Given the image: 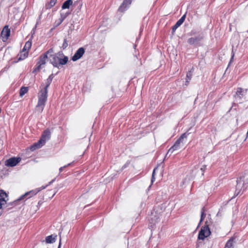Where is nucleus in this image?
Returning a JSON list of instances; mask_svg holds the SVG:
<instances>
[{"label": "nucleus", "instance_id": "f257e3e1", "mask_svg": "<svg viewBox=\"0 0 248 248\" xmlns=\"http://www.w3.org/2000/svg\"><path fill=\"white\" fill-rule=\"evenodd\" d=\"M50 137L51 132L50 130L49 129H46L44 131L39 141L31 146V150L33 151L37 149L41 148L45 144L46 141L50 139Z\"/></svg>", "mask_w": 248, "mask_h": 248}, {"label": "nucleus", "instance_id": "f03ea898", "mask_svg": "<svg viewBox=\"0 0 248 248\" xmlns=\"http://www.w3.org/2000/svg\"><path fill=\"white\" fill-rule=\"evenodd\" d=\"M189 133L187 132L183 134L176 141L174 145L169 150L167 153L165 158L167 156L168 154L170 153H173L174 151L180 149L183 146V140L185 139H186L187 136Z\"/></svg>", "mask_w": 248, "mask_h": 248}, {"label": "nucleus", "instance_id": "7ed1b4c3", "mask_svg": "<svg viewBox=\"0 0 248 248\" xmlns=\"http://www.w3.org/2000/svg\"><path fill=\"white\" fill-rule=\"evenodd\" d=\"M52 59L50 60L51 63L54 67L59 68V65L65 64L68 61V58L67 56H64L63 58H59L58 56H51Z\"/></svg>", "mask_w": 248, "mask_h": 248}, {"label": "nucleus", "instance_id": "20e7f679", "mask_svg": "<svg viewBox=\"0 0 248 248\" xmlns=\"http://www.w3.org/2000/svg\"><path fill=\"white\" fill-rule=\"evenodd\" d=\"M211 234V232L209 228V224L207 221L205 223V225L201 228L199 233L198 238L201 240H204L205 238L207 237Z\"/></svg>", "mask_w": 248, "mask_h": 248}, {"label": "nucleus", "instance_id": "39448f33", "mask_svg": "<svg viewBox=\"0 0 248 248\" xmlns=\"http://www.w3.org/2000/svg\"><path fill=\"white\" fill-rule=\"evenodd\" d=\"M247 90H244L242 88H238L237 90L234 95L235 101L238 103H241L246 100V93Z\"/></svg>", "mask_w": 248, "mask_h": 248}, {"label": "nucleus", "instance_id": "423d86ee", "mask_svg": "<svg viewBox=\"0 0 248 248\" xmlns=\"http://www.w3.org/2000/svg\"><path fill=\"white\" fill-rule=\"evenodd\" d=\"M43 188H35V189L31 190L29 192L25 193L24 194L20 196L15 202L16 201H19L24 200V199H28L31 198L33 195H36L38 192L41 190Z\"/></svg>", "mask_w": 248, "mask_h": 248}, {"label": "nucleus", "instance_id": "0eeeda50", "mask_svg": "<svg viewBox=\"0 0 248 248\" xmlns=\"http://www.w3.org/2000/svg\"><path fill=\"white\" fill-rule=\"evenodd\" d=\"M202 38L203 36L202 34H198L195 37H192L188 38L187 40V42L190 45L198 46L200 45Z\"/></svg>", "mask_w": 248, "mask_h": 248}, {"label": "nucleus", "instance_id": "6e6552de", "mask_svg": "<svg viewBox=\"0 0 248 248\" xmlns=\"http://www.w3.org/2000/svg\"><path fill=\"white\" fill-rule=\"evenodd\" d=\"M237 185L244 186L248 185V171H246L244 173L240 176L239 179L236 180Z\"/></svg>", "mask_w": 248, "mask_h": 248}, {"label": "nucleus", "instance_id": "1a4fd4ad", "mask_svg": "<svg viewBox=\"0 0 248 248\" xmlns=\"http://www.w3.org/2000/svg\"><path fill=\"white\" fill-rule=\"evenodd\" d=\"M21 160L20 157H12L7 159L5 162V165L8 167L16 166Z\"/></svg>", "mask_w": 248, "mask_h": 248}, {"label": "nucleus", "instance_id": "9d476101", "mask_svg": "<svg viewBox=\"0 0 248 248\" xmlns=\"http://www.w3.org/2000/svg\"><path fill=\"white\" fill-rule=\"evenodd\" d=\"M47 92L46 91H41V94L38 96V104L45 106L47 100Z\"/></svg>", "mask_w": 248, "mask_h": 248}, {"label": "nucleus", "instance_id": "9b49d317", "mask_svg": "<svg viewBox=\"0 0 248 248\" xmlns=\"http://www.w3.org/2000/svg\"><path fill=\"white\" fill-rule=\"evenodd\" d=\"M85 53V49L83 47L79 48L75 52V54L72 56L71 59L73 61L75 62L82 57Z\"/></svg>", "mask_w": 248, "mask_h": 248}, {"label": "nucleus", "instance_id": "f8f14e48", "mask_svg": "<svg viewBox=\"0 0 248 248\" xmlns=\"http://www.w3.org/2000/svg\"><path fill=\"white\" fill-rule=\"evenodd\" d=\"M132 0H124L123 2L119 7L118 11L120 12H124L129 7Z\"/></svg>", "mask_w": 248, "mask_h": 248}, {"label": "nucleus", "instance_id": "ddd939ff", "mask_svg": "<svg viewBox=\"0 0 248 248\" xmlns=\"http://www.w3.org/2000/svg\"><path fill=\"white\" fill-rule=\"evenodd\" d=\"M51 52H53V49L52 48H50L48 50L46 51L42 55H41L39 57V60L38 62L42 64V65L45 64L48 58L47 54Z\"/></svg>", "mask_w": 248, "mask_h": 248}, {"label": "nucleus", "instance_id": "4468645a", "mask_svg": "<svg viewBox=\"0 0 248 248\" xmlns=\"http://www.w3.org/2000/svg\"><path fill=\"white\" fill-rule=\"evenodd\" d=\"M10 35V30L8 27V26L6 25L3 28L1 33V36L3 39L5 40H7Z\"/></svg>", "mask_w": 248, "mask_h": 248}, {"label": "nucleus", "instance_id": "2eb2a0df", "mask_svg": "<svg viewBox=\"0 0 248 248\" xmlns=\"http://www.w3.org/2000/svg\"><path fill=\"white\" fill-rule=\"evenodd\" d=\"M186 16V14L184 15L172 27V31L173 32H175L176 30L183 24L185 20Z\"/></svg>", "mask_w": 248, "mask_h": 248}, {"label": "nucleus", "instance_id": "dca6fc26", "mask_svg": "<svg viewBox=\"0 0 248 248\" xmlns=\"http://www.w3.org/2000/svg\"><path fill=\"white\" fill-rule=\"evenodd\" d=\"M8 194L3 190H0V201L6 203L8 200Z\"/></svg>", "mask_w": 248, "mask_h": 248}, {"label": "nucleus", "instance_id": "f3484780", "mask_svg": "<svg viewBox=\"0 0 248 248\" xmlns=\"http://www.w3.org/2000/svg\"><path fill=\"white\" fill-rule=\"evenodd\" d=\"M57 235L56 234H52L47 236L46 238V242L47 244H52L55 242Z\"/></svg>", "mask_w": 248, "mask_h": 248}, {"label": "nucleus", "instance_id": "a211bd4d", "mask_svg": "<svg viewBox=\"0 0 248 248\" xmlns=\"http://www.w3.org/2000/svg\"><path fill=\"white\" fill-rule=\"evenodd\" d=\"M54 76L53 74H51L49 75L48 78L46 79V86L44 88V89L43 91H46V92H47V88L49 86L50 84H51L53 78H54Z\"/></svg>", "mask_w": 248, "mask_h": 248}, {"label": "nucleus", "instance_id": "6ab92c4d", "mask_svg": "<svg viewBox=\"0 0 248 248\" xmlns=\"http://www.w3.org/2000/svg\"><path fill=\"white\" fill-rule=\"evenodd\" d=\"M45 106L44 105L37 103L35 108V112L37 113L38 114H40L43 111Z\"/></svg>", "mask_w": 248, "mask_h": 248}, {"label": "nucleus", "instance_id": "aec40b11", "mask_svg": "<svg viewBox=\"0 0 248 248\" xmlns=\"http://www.w3.org/2000/svg\"><path fill=\"white\" fill-rule=\"evenodd\" d=\"M72 0H67L63 2L62 8V9H68L69 8L70 6L72 4Z\"/></svg>", "mask_w": 248, "mask_h": 248}, {"label": "nucleus", "instance_id": "412c9836", "mask_svg": "<svg viewBox=\"0 0 248 248\" xmlns=\"http://www.w3.org/2000/svg\"><path fill=\"white\" fill-rule=\"evenodd\" d=\"M234 238H230L226 243L224 248H234L233 242Z\"/></svg>", "mask_w": 248, "mask_h": 248}, {"label": "nucleus", "instance_id": "4be33fe9", "mask_svg": "<svg viewBox=\"0 0 248 248\" xmlns=\"http://www.w3.org/2000/svg\"><path fill=\"white\" fill-rule=\"evenodd\" d=\"M31 46V41H27L23 49V51H27V53H28V50L30 49V48Z\"/></svg>", "mask_w": 248, "mask_h": 248}, {"label": "nucleus", "instance_id": "5701e85b", "mask_svg": "<svg viewBox=\"0 0 248 248\" xmlns=\"http://www.w3.org/2000/svg\"><path fill=\"white\" fill-rule=\"evenodd\" d=\"M205 211L204 209V208H202L201 210V219L200 221V223L199 224V226L201 224V223L203 221L205 216L206 214L204 213Z\"/></svg>", "mask_w": 248, "mask_h": 248}, {"label": "nucleus", "instance_id": "b1692460", "mask_svg": "<svg viewBox=\"0 0 248 248\" xmlns=\"http://www.w3.org/2000/svg\"><path fill=\"white\" fill-rule=\"evenodd\" d=\"M28 89L27 87H22L20 90V96H23L26 93H27Z\"/></svg>", "mask_w": 248, "mask_h": 248}, {"label": "nucleus", "instance_id": "393cba45", "mask_svg": "<svg viewBox=\"0 0 248 248\" xmlns=\"http://www.w3.org/2000/svg\"><path fill=\"white\" fill-rule=\"evenodd\" d=\"M191 78H192L191 72L188 71L186 74V85H187V84L189 82V81L191 80Z\"/></svg>", "mask_w": 248, "mask_h": 248}, {"label": "nucleus", "instance_id": "a878e982", "mask_svg": "<svg viewBox=\"0 0 248 248\" xmlns=\"http://www.w3.org/2000/svg\"><path fill=\"white\" fill-rule=\"evenodd\" d=\"M57 0H50V2L46 4V6L47 9H49L52 7L56 3Z\"/></svg>", "mask_w": 248, "mask_h": 248}, {"label": "nucleus", "instance_id": "bb28decb", "mask_svg": "<svg viewBox=\"0 0 248 248\" xmlns=\"http://www.w3.org/2000/svg\"><path fill=\"white\" fill-rule=\"evenodd\" d=\"M42 65H43L42 64L37 62L36 65H35V67L34 68L33 72L34 73V72H36L37 71H39L42 68Z\"/></svg>", "mask_w": 248, "mask_h": 248}, {"label": "nucleus", "instance_id": "cd10ccee", "mask_svg": "<svg viewBox=\"0 0 248 248\" xmlns=\"http://www.w3.org/2000/svg\"><path fill=\"white\" fill-rule=\"evenodd\" d=\"M242 190V187H236L235 190L234 192V197L237 196L239 194H240Z\"/></svg>", "mask_w": 248, "mask_h": 248}, {"label": "nucleus", "instance_id": "c85d7f7f", "mask_svg": "<svg viewBox=\"0 0 248 248\" xmlns=\"http://www.w3.org/2000/svg\"><path fill=\"white\" fill-rule=\"evenodd\" d=\"M51 56H58L59 58H63L65 56L63 55V53L62 51H59L54 55H51Z\"/></svg>", "mask_w": 248, "mask_h": 248}, {"label": "nucleus", "instance_id": "c756f323", "mask_svg": "<svg viewBox=\"0 0 248 248\" xmlns=\"http://www.w3.org/2000/svg\"><path fill=\"white\" fill-rule=\"evenodd\" d=\"M68 46V43L67 42V40L66 39H64V41H63V44H62V47L63 49H65Z\"/></svg>", "mask_w": 248, "mask_h": 248}, {"label": "nucleus", "instance_id": "7c9ffc66", "mask_svg": "<svg viewBox=\"0 0 248 248\" xmlns=\"http://www.w3.org/2000/svg\"><path fill=\"white\" fill-rule=\"evenodd\" d=\"M71 163H69V164H67V165H65V166H63V167H61V168L59 169V170H60V172H62V171L63 170L64 168H66V167H67V166H70V165H71Z\"/></svg>", "mask_w": 248, "mask_h": 248}, {"label": "nucleus", "instance_id": "2f4dec72", "mask_svg": "<svg viewBox=\"0 0 248 248\" xmlns=\"http://www.w3.org/2000/svg\"><path fill=\"white\" fill-rule=\"evenodd\" d=\"M155 169H154V171L153 172L152 177V180H151V184L150 186H152V185H153L154 179H155V178H154V174H155Z\"/></svg>", "mask_w": 248, "mask_h": 248}, {"label": "nucleus", "instance_id": "473e14b6", "mask_svg": "<svg viewBox=\"0 0 248 248\" xmlns=\"http://www.w3.org/2000/svg\"><path fill=\"white\" fill-rule=\"evenodd\" d=\"M206 169V166H203L201 168V170L202 172V175H203V172H204V171Z\"/></svg>", "mask_w": 248, "mask_h": 248}, {"label": "nucleus", "instance_id": "72a5a7b5", "mask_svg": "<svg viewBox=\"0 0 248 248\" xmlns=\"http://www.w3.org/2000/svg\"><path fill=\"white\" fill-rule=\"evenodd\" d=\"M5 204L4 202H2L0 201V209H1L2 208L3 205Z\"/></svg>", "mask_w": 248, "mask_h": 248}, {"label": "nucleus", "instance_id": "f704fd0d", "mask_svg": "<svg viewBox=\"0 0 248 248\" xmlns=\"http://www.w3.org/2000/svg\"><path fill=\"white\" fill-rule=\"evenodd\" d=\"M234 53L233 52V50L232 51V57H231V60H230V62H231L232 61L233 59V57H234Z\"/></svg>", "mask_w": 248, "mask_h": 248}, {"label": "nucleus", "instance_id": "c9c22d12", "mask_svg": "<svg viewBox=\"0 0 248 248\" xmlns=\"http://www.w3.org/2000/svg\"><path fill=\"white\" fill-rule=\"evenodd\" d=\"M157 218H156V219L155 220V221H154L153 218H151L152 222L151 223H153V224H155L156 222V220H157Z\"/></svg>", "mask_w": 248, "mask_h": 248}, {"label": "nucleus", "instance_id": "e433bc0d", "mask_svg": "<svg viewBox=\"0 0 248 248\" xmlns=\"http://www.w3.org/2000/svg\"><path fill=\"white\" fill-rule=\"evenodd\" d=\"M59 235H60V236H61V233H59ZM61 238L60 237V242H59V244L58 248H61Z\"/></svg>", "mask_w": 248, "mask_h": 248}, {"label": "nucleus", "instance_id": "4c0bfd02", "mask_svg": "<svg viewBox=\"0 0 248 248\" xmlns=\"http://www.w3.org/2000/svg\"><path fill=\"white\" fill-rule=\"evenodd\" d=\"M55 181V179H53L52 181H51L50 182H49L48 184V185H46V186H48L49 185H50L53 182H54Z\"/></svg>", "mask_w": 248, "mask_h": 248}, {"label": "nucleus", "instance_id": "58836bf2", "mask_svg": "<svg viewBox=\"0 0 248 248\" xmlns=\"http://www.w3.org/2000/svg\"><path fill=\"white\" fill-rule=\"evenodd\" d=\"M195 33V31H192L190 32V34L192 35H194Z\"/></svg>", "mask_w": 248, "mask_h": 248}, {"label": "nucleus", "instance_id": "ea45409f", "mask_svg": "<svg viewBox=\"0 0 248 248\" xmlns=\"http://www.w3.org/2000/svg\"><path fill=\"white\" fill-rule=\"evenodd\" d=\"M24 58H19V60H23V59H25L26 58V56L25 55V53L24 54Z\"/></svg>", "mask_w": 248, "mask_h": 248}, {"label": "nucleus", "instance_id": "a19ab883", "mask_svg": "<svg viewBox=\"0 0 248 248\" xmlns=\"http://www.w3.org/2000/svg\"><path fill=\"white\" fill-rule=\"evenodd\" d=\"M65 17H66V16H64L62 17V20L61 21V22H60L59 24H58V25H60V24L61 23V22H62V20H63Z\"/></svg>", "mask_w": 248, "mask_h": 248}, {"label": "nucleus", "instance_id": "79ce46f5", "mask_svg": "<svg viewBox=\"0 0 248 248\" xmlns=\"http://www.w3.org/2000/svg\"><path fill=\"white\" fill-rule=\"evenodd\" d=\"M55 194V192H54V193H53V194L52 195V196H51V197H50L49 198H52V197L54 196V195Z\"/></svg>", "mask_w": 248, "mask_h": 248}, {"label": "nucleus", "instance_id": "37998d69", "mask_svg": "<svg viewBox=\"0 0 248 248\" xmlns=\"http://www.w3.org/2000/svg\"><path fill=\"white\" fill-rule=\"evenodd\" d=\"M125 167V166H123L122 169H123Z\"/></svg>", "mask_w": 248, "mask_h": 248}]
</instances>
